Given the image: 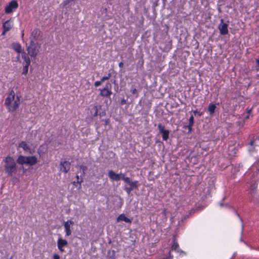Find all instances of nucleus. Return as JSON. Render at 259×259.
<instances>
[{
  "label": "nucleus",
  "instance_id": "f257e3e1",
  "mask_svg": "<svg viewBox=\"0 0 259 259\" xmlns=\"http://www.w3.org/2000/svg\"><path fill=\"white\" fill-rule=\"evenodd\" d=\"M5 104L9 112H14L20 104V97L17 96L15 99V93L12 90L5 99Z\"/></svg>",
  "mask_w": 259,
  "mask_h": 259
},
{
  "label": "nucleus",
  "instance_id": "f03ea898",
  "mask_svg": "<svg viewBox=\"0 0 259 259\" xmlns=\"http://www.w3.org/2000/svg\"><path fill=\"white\" fill-rule=\"evenodd\" d=\"M4 162L6 174L9 176H12L17 169V165L14 159L10 156H7L4 159Z\"/></svg>",
  "mask_w": 259,
  "mask_h": 259
},
{
  "label": "nucleus",
  "instance_id": "7ed1b4c3",
  "mask_svg": "<svg viewBox=\"0 0 259 259\" xmlns=\"http://www.w3.org/2000/svg\"><path fill=\"white\" fill-rule=\"evenodd\" d=\"M40 46L38 44L35 43L33 40H31L29 46L27 49L28 54L31 57H36L39 52Z\"/></svg>",
  "mask_w": 259,
  "mask_h": 259
},
{
  "label": "nucleus",
  "instance_id": "20e7f679",
  "mask_svg": "<svg viewBox=\"0 0 259 259\" xmlns=\"http://www.w3.org/2000/svg\"><path fill=\"white\" fill-rule=\"evenodd\" d=\"M112 88L111 84L108 82L106 83L105 86L102 89H99V91H100V96L103 97H108L110 96L112 92L111 90Z\"/></svg>",
  "mask_w": 259,
  "mask_h": 259
},
{
  "label": "nucleus",
  "instance_id": "39448f33",
  "mask_svg": "<svg viewBox=\"0 0 259 259\" xmlns=\"http://www.w3.org/2000/svg\"><path fill=\"white\" fill-rule=\"evenodd\" d=\"M18 7V4L16 0H13L10 2L8 6L5 8V11L6 14H10Z\"/></svg>",
  "mask_w": 259,
  "mask_h": 259
},
{
  "label": "nucleus",
  "instance_id": "423d86ee",
  "mask_svg": "<svg viewBox=\"0 0 259 259\" xmlns=\"http://www.w3.org/2000/svg\"><path fill=\"white\" fill-rule=\"evenodd\" d=\"M157 127L159 133L162 134V140L166 141L169 138V131L164 129V126L162 123H158Z\"/></svg>",
  "mask_w": 259,
  "mask_h": 259
},
{
  "label": "nucleus",
  "instance_id": "0eeeda50",
  "mask_svg": "<svg viewBox=\"0 0 259 259\" xmlns=\"http://www.w3.org/2000/svg\"><path fill=\"white\" fill-rule=\"evenodd\" d=\"M121 179L126 184L130 185V187L134 189H138L139 186V182L137 181H135L131 182L130 178L129 177H125V175H122V177H121Z\"/></svg>",
  "mask_w": 259,
  "mask_h": 259
},
{
  "label": "nucleus",
  "instance_id": "6e6552de",
  "mask_svg": "<svg viewBox=\"0 0 259 259\" xmlns=\"http://www.w3.org/2000/svg\"><path fill=\"white\" fill-rule=\"evenodd\" d=\"M221 22L218 26L220 33L221 35H226L228 33V25L224 22V19H221Z\"/></svg>",
  "mask_w": 259,
  "mask_h": 259
},
{
  "label": "nucleus",
  "instance_id": "1a4fd4ad",
  "mask_svg": "<svg viewBox=\"0 0 259 259\" xmlns=\"http://www.w3.org/2000/svg\"><path fill=\"white\" fill-rule=\"evenodd\" d=\"M60 170H62L64 173H67L70 169L71 163L67 161H64L61 162L60 163Z\"/></svg>",
  "mask_w": 259,
  "mask_h": 259
},
{
  "label": "nucleus",
  "instance_id": "9d476101",
  "mask_svg": "<svg viewBox=\"0 0 259 259\" xmlns=\"http://www.w3.org/2000/svg\"><path fill=\"white\" fill-rule=\"evenodd\" d=\"M124 175V174H116L113 170H110L108 172V176L110 179L113 181H118L120 179H121V177H122V175Z\"/></svg>",
  "mask_w": 259,
  "mask_h": 259
},
{
  "label": "nucleus",
  "instance_id": "9b49d317",
  "mask_svg": "<svg viewBox=\"0 0 259 259\" xmlns=\"http://www.w3.org/2000/svg\"><path fill=\"white\" fill-rule=\"evenodd\" d=\"M74 222L71 220H68L64 223V228L66 236H70L71 234L72 231L71 230V225H73Z\"/></svg>",
  "mask_w": 259,
  "mask_h": 259
},
{
  "label": "nucleus",
  "instance_id": "f8f14e48",
  "mask_svg": "<svg viewBox=\"0 0 259 259\" xmlns=\"http://www.w3.org/2000/svg\"><path fill=\"white\" fill-rule=\"evenodd\" d=\"M13 27L12 22L11 20L5 21L3 24V31L2 34H5L7 32L10 30Z\"/></svg>",
  "mask_w": 259,
  "mask_h": 259
},
{
  "label": "nucleus",
  "instance_id": "ddd939ff",
  "mask_svg": "<svg viewBox=\"0 0 259 259\" xmlns=\"http://www.w3.org/2000/svg\"><path fill=\"white\" fill-rule=\"evenodd\" d=\"M26 164L32 166L37 162V158L35 156H26Z\"/></svg>",
  "mask_w": 259,
  "mask_h": 259
},
{
  "label": "nucleus",
  "instance_id": "4468645a",
  "mask_svg": "<svg viewBox=\"0 0 259 259\" xmlns=\"http://www.w3.org/2000/svg\"><path fill=\"white\" fill-rule=\"evenodd\" d=\"M68 244V242L66 240L63 239L61 238H59L57 240V246L59 250L63 252L64 250L63 247L66 246Z\"/></svg>",
  "mask_w": 259,
  "mask_h": 259
},
{
  "label": "nucleus",
  "instance_id": "2eb2a0df",
  "mask_svg": "<svg viewBox=\"0 0 259 259\" xmlns=\"http://www.w3.org/2000/svg\"><path fill=\"white\" fill-rule=\"evenodd\" d=\"M40 32L41 31L38 28L34 29L31 33V37L32 38L31 40H33L34 41L37 40L39 38Z\"/></svg>",
  "mask_w": 259,
  "mask_h": 259
},
{
  "label": "nucleus",
  "instance_id": "dca6fc26",
  "mask_svg": "<svg viewBox=\"0 0 259 259\" xmlns=\"http://www.w3.org/2000/svg\"><path fill=\"white\" fill-rule=\"evenodd\" d=\"M257 187V185L255 183H252L250 185L249 194L250 195V197L251 200H252L253 194H255L256 192Z\"/></svg>",
  "mask_w": 259,
  "mask_h": 259
},
{
  "label": "nucleus",
  "instance_id": "f3484780",
  "mask_svg": "<svg viewBox=\"0 0 259 259\" xmlns=\"http://www.w3.org/2000/svg\"><path fill=\"white\" fill-rule=\"evenodd\" d=\"M12 46L13 50H14L18 54L22 53L23 51L22 49V47L19 43L14 42L12 44Z\"/></svg>",
  "mask_w": 259,
  "mask_h": 259
},
{
  "label": "nucleus",
  "instance_id": "a211bd4d",
  "mask_svg": "<svg viewBox=\"0 0 259 259\" xmlns=\"http://www.w3.org/2000/svg\"><path fill=\"white\" fill-rule=\"evenodd\" d=\"M117 222L124 221L127 223H130V224L132 223V220L128 218L127 217H126L125 216V215L123 213L120 214L118 217V218L117 219Z\"/></svg>",
  "mask_w": 259,
  "mask_h": 259
},
{
  "label": "nucleus",
  "instance_id": "6ab92c4d",
  "mask_svg": "<svg viewBox=\"0 0 259 259\" xmlns=\"http://www.w3.org/2000/svg\"><path fill=\"white\" fill-rule=\"evenodd\" d=\"M21 56L22 59L24 60V64H30V59L28 55L25 52H24V51H23V52H22Z\"/></svg>",
  "mask_w": 259,
  "mask_h": 259
},
{
  "label": "nucleus",
  "instance_id": "aec40b11",
  "mask_svg": "<svg viewBox=\"0 0 259 259\" xmlns=\"http://www.w3.org/2000/svg\"><path fill=\"white\" fill-rule=\"evenodd\" d=\"M179 248V245L177 242L176 237L175 236H174V238H173V240H172V244L170 247V250H174L176 251Z\"/></svg>",
  "mask_w": 259,
  "mask_h": 259
},
{
  "label": "nucleus",
  "instance_id": "412c9836",
  "mask_svg": "<svg viewBox=\"0 0 259 259\" xmlns=\"http://www.w3.org/2000/svg\"><path fill=\"white\" fill-rule=\"evenodd\" d=\"M19 147L22 148L25 151L30 150V147L25 141H22L19 144Z\"/></svg>",
  "mask_w": 259,
  "mask_h": 259
},
{
  "label": "nucleus",
  "instance_id": "4be33fe9",
  "mask_svg": "<svg viewBox=\"0 0 259 259\" xmlns=\"http://www.w3.org/2000/svg\"><path fill=\"white\" fill-rule=\"evenodd\" d=\"M144 59L143 58V54L141 55L140 58L139 60L137 63L138 68H139L140 70H142L144 68Z\"/></svg>",
  "mask_w": 259,
  "mask_h": 259
},
{
  "label": "nucleus",
  "instance_id": "5701e85b",
  "mask_svg": "<svg viewBox=\"0 0 259 259\" xmlns=\"http://www.w3.org/2000/svg\"><path fill=\"white\" fill-rule=\"evenodd\" d=\"M26 156L23 155H20L18 156L16 161L17 162L21 165L26 164Z\"/></svg>",
  "mask_w": 259,
  "mask_h": 259
},
{
  "label": "nucleus",
  "instance_id": "b1692460",
  "mask_svg": "<svg viewBox=\"0 0 259 259\" xmlns=\"http://www.w3.org/2000/svg\"><path fill=\"white\" fill-rule=\"evenodd\" d=\"M216 108V105L214 104H210L208 107V111L210 114H213Z\"/></svg>",
  "mask_w": 259,
  "mask_h": 259
},
{
  "label": "nucleus",
  "instance_id": "393cba45",
  "mask_svg": "<svg viewBox=\"0 0 259 259\" xmlns=\"http://www.w3.org/2000/svg\"><path fill=\"white\" fill-rule=\"evenodd\" d=\"M30 64H24L23 67V71L22 74L23 75H26L27 74L28 71V68Z\"/></svg>",
  "mask_w": 259,
  "mask_h": 259
},
{
  "label": "nucleus",
  "instance_id": "a878e982",
  "mask_svg": "<svg viewBox=\"0 0 259 259\" xmlns=\"http://www.w3.org/2000/svg\"><path fill=\"white\" fill-rule=\"evenodd\" d=\"M94 111V113H93V116L94 117H96L98 114V109L97 106H94L92 109Z\"/></svg>",
  "mask_w": 259,
  "mask_h": 259
},
{
  "label": "nucleus",
  "instance_id": "bb28decb",
  "mask_svg": "<svg viewBox=\"0 0 259 259\" xmlns=\"http://www.w3.org/2000/svg\"><path fill=\"white\" fill-rule=\"evenodd\" d=\"M193 126V125H192V124L189 123L188 125H184V128H188V130H189L188 133H190L192 132V129Z\"/></svg>",
  "mask_w": 259,
  "mask_h": 259
},
{
  "label": "nucleus",
  "instance_id": "cd10ccee",
  "mask_svg": "<svg viewBox=\"0 0 259 259\" xmlns=\"http://www.w3.org/2000/svg\"><path fill=\"white\" fill-rule=\"evenodd\" d=\"M76 178L77 179L76 183L79 184L78 189H80L81 188V184L83 181L82 179L79 181V177L78 175L76 176Z\"/></svg>",
  "mask_w": 259,
  "mask_h": 259
},
{
  "label": "nucleus",
  "instance_id": "c85d7f7f",
  "mask_svg": "<svg viewBox=\"0 0 259 259\" xmlns=\"http://www.w3.org/2000/svg\"><path fill=\"white\" fill-rule=\"evenodd\" d=\"M124 190L126 191V192L127 193V194H130L131 193L132 191L133 190V189L131 187H126L124 188Z\"/></svg>",
  "mask_w": 259,
  "mask_h": 259
},
{
  "label": "nucleus",
  "instance_id": "c756f323",
  "mask_svg": "<svg viewBox=\"0 0 259 259\" xmlns=\"http://www.w3.org/2000/svg\"><path fill=\"white\" fill-rule=\"evenodd\" d=\"M166 214H167V210L166 209L164 208L162 210V211L161 212V214H162V217H164L165 220L167 219Z\"/></svg>",
  "mask_w": 259,
  "mask_h": 259
},
{
  "label": "nucleus",
  "instance_id": "7c9ffc66",
  "mask_svg": "<svg viewBox=\"0 0 259 259\" xmlns=\"http://www.w3.org/2000/svg\"><path fill=\"white\" fill-rule=\"evenodd\" d=\"M194 117L192 115L190 118H189V124H191L192 125H193L194 124Z\"/></svg>",
  "mask_w": 259,
  "mask_h": 259
},
{
  "label": "nucleus",
  "instance_id": "2f4dec72",
  "mask_svg": "<svg viewBox=\"0 0 259 259\" xmlns=\"http://www.w3.org/2000/svg\"><path fill=\"white\" fill-rule=\"evenodd\" d=\"M177 252L179 253L180 255L184 254L185 255L186 253L185 251H183L179 248L176 251Z\"/></svg>",
  "mask_w": 259,
  "mask_h": 259
},
{
  "label": "nucleus",
  "instance_id": "473e14b6",
  "mask_svg": "<svg viewBox=\"0 0 259 259\" xmlns=\"http://www.w3.org/2000/svg\"><path fill=\"white\" fill-rule=\"evenodd\" d=\"M177 252L179 253L180 255L184 254L185 255L186 253L185 251H183L179 248L176 251Z\"/></svg>",
  "mask_w": 259,
  "mask_h": 259
},
{
  "label": "nucleus",
  "instance_id": "72a5a7b5",
  "mask_svg": "<svg viewBox=\"0 0 259 259\" xmlns=\"http://www.w3.org/2000/svg\"><path fill=\"white\" fill-rule=\"evenodd\" d=\"M80 168L82 169L83 171V173L84 174V171H86L88 169V167L87 166L81 165L80 166Z\"/></svg>",
  "mask_w": 259,
  "mask_h": 259
},
{
  "label": "nucleus",
  "instance_id": "f704fd0d",
  "mask_svg": "<svg viewBox=\"0 0 259 259\" xmlns=\"http://www.w3.org/2000/svg\"><path fill=\"white\" fill-rule=\"evenodd\" d=\"M102 84V83L100 80L95 81L94 85L96 87H98Z\"/></svg>",
  "mask_w": 259,
  "mask_h": 259
},
{
  "label": "nucleus",
  "instance_id": "c9c22d12",
  "mask_svg": "<svg viewBox=\"0 0 259 259\" xmlns=\"http://www.w3.org/2000/svg\"><path fill=\"white\" fill-rule=\"evenodd\" d=\"M127 100L124 98L122 99L120 101V105H123L126 103Z\"/></svg>",
  "mask_w": 259,
  "mask_h": 259
},
{
  "label": "nucleus",
  "instance_id": "e433bc0d",
  "mask_svg": "<svg viewBox=\"0 0 259 259\" xmlns=\"http://www.w3.org/2000/svg\"><path fill=\"white\" fill-rule=\"evenodd\" d=\"M111 76V73H109L108 74L107 76H105L103 77H104V79H105L106 80L109 79L110 78Z\"/></svg>",
  "mask_w": 259,
  "mask_h": 259
},
{
  "label": "nucleus",
  "instance_id": "4c0bfd02",
  "mask_svg": "<svg viewBox=\"0 0 259 259\" xmlns=\"http://www.w3.org/2000/svg\"><path fill=\"white\" fill-rule=\"evenodd\" d=\"M194 114L195 115L196 114H198L199 116H201L202 115V112H198L197 110H194L193 111Z\"/></svg>",
  "mask_w": 259,
  "mask_h": 259
},
{
  "label": "nucleus",
  "instance_id": "58836bf2",
  "mask_svg": "<svg viewBox=\"0 0 259 259\" xmlns=\"http://www.w3.org/2000/svg\"><path fill=\"white\" fill-rule=\"evenodd\" d=\"M53 258V259H60V256L57 254H54Z\"/></svg>",
  "mask_w": 259,
  "mask_h": 259
},
{
  "label": "nucleus",
  "instance_id": "ea45409f",
  "mask_svg": "<svg viewBox=\"0 0 259 259\" xmlns=\"http://www.w3.org/2000/svg\"><path fill=\"white\" fill-rule=\"evenodd\" d=\"M106 115V112L105 111H102L99 113V115L100 117L104 116Z\"/></svg>",
  "mask_w": 259,
  "mask_h": 259
},
{
  "label": "nucleus",
  "instance_id": "a19ab883",
  "mask_svg": "<svg viewBox=\"0 0 259 259\" xmlns=\"http://www.w3.org/2000/svg\"><path fill=\"white\" fill-rule=\"evenodd\" d=\"M173 256L171 254L170 250L168 252V256H167L166 258L168 259H172Z\"/></svg>",
  "mask_w": 259,
  "mask_h": 259
},
{
  "label": "nucleus",
  "instance_id": "79ce46f5",
  "mask_svg": "<svg viewBox=\"0 0 259 259\" xmlns=\"http://www.w3.org/2000/svg\"><path fill=\"white\" fill-rule=\"evenodd\" d=\"M131 92L133 94H135L137 92V90L136 88H135L134 89H132L131 90Z\"/></svg>",
  "mask_w": 259,
  "mask_h": 259
},
{
  "label": "nucleus",
  "instance_id": "37998d69",
  "mask_svg": "<svg viewBox=\"0 0 259 259\" xmlns=\"http://www.w3.org/2000/svg\"><path fill=\"white\" fill-rule=\"evenodd\" d=\"M118 66H119L120 68H122L123 67V62H120L119 63Z\"/></svg>",
  "mask_w": 259,
  "mask_h": 259
},
{
  "label": "nucleus",
  "instance_id": "c03bdc74",
  "mask_svg": "<svg viewBox=\"0 0 259 259\" xmlns=\"http://www.w3.org/2000/svg\"><path fill=\"white\" fill-rule=\"evenodd\" d=\"M109 123V119H106L105 120V124L108 125Z\"/></svg>",
  "mask_w": 259,
  "mask_h": 259
},
{
  "label": "nucleus",
  "instance_id": "a18cd8bd",
  "mask_svg": "<svg viewBox=\"0 0 259 259\" xmlns=\"http://www.w3.org/2000/svg\"><path fill=\"white\" fill-rule=\"evenodd\" d=\"M253 144H254V140H251L250 143H249V145H251V146H253Z\"/></svg>",
  "mask_w": 259,
  "mask_h": 259
},
{
  "label": "nucleus",
  "instance_id": "49530a36",
  "mask_svg": "<svg viewBox=\"0 0 259 259\" xmlns=\"http://www.w3.org/2000/svg\"><path fill=\"white\" fill-rule=\"evenodd\" d=\"M105 80V79H104V77H103L101 80H100L101 81V82L102 83Z\"/></svg>",
  "mask_w": 259,
  "mask_h": 259
},
{
  "label": "nucleus",
  "instance_id": "de8ad7c7",
  "mask_svg": "<svg viewBox=\"0 0 259 259\" xmlns=\"http://www.w3.org/2000/svg\"><path fill=\"white\" fill-rule=\"evenodd\" d=\"M256 64L259 66V59L256 60Z\"/></svg>",
  "mask_w": 259,
  "mask_h": 259
},
{
  "label": "nucleus",
  "instance_id": "09e8293b",
  "mask_svg": "<svg viewBox=\"0 0 259 259\" xmlns=\"http://www.w3.org/2000/svg\"><path fill=\"white\" fill-rule=\"evenodd\" d=\"M235 257V253H234L233 255L232 256L231 258L230 259H233Z\"/></svg>",
  "mask_w": 259,
  "mask_h": 259
},
{
  "label": "nucleus",
  "instance_id": "8fccbe9b",
  "mask_svg": "<svg viewBox=\"0 0 259 259\" xmlns=\"http://www.w3.org/2000/svg\"><path fill=\"white\" fill-rule=\"evenodd\" d=\"M17 60H19L20 59V54H18L17 57Z\"/></svg>",
  "mask_w": 259,
  "mask_h": 259
},
{
  "label": "nucleus",
  "instance_id": "3c124183",
  "mask_svg": "<svg viewBox=\"0 0 259 259\" xmlns=\"http://www.w3.org/2000/svg\"><path fill=\"white\" fill-rule=\"evenodd\" d=\"M72 184H73V185H76V184H77V183H76V182H75V181H74V182H72Z\"/></svg>",
  "mask_w": 259,
  "mask_h": 259
},
{
  "label": "nucleus",
  "instance_id": "603ef678",
  "mask_svg": "<svg viewBox=\"0 0 259 259\" xmlns=\"http://www.w3.org/2000/svg\"><path fill=\"white\" fill-rule=\"evenodd\" d=\"M251 111V109H250L248 110V113H249Z\"/></svg>",
  "mask_w": 259,
  "mask_h": 259
},
{
  "label": "nucleus",
  "instance_id": "864d4df0",
  "mask_svg": "<svg viewBox=\"0 0 259 259\" xmlns=\"http://www.w3.org/2000/svg\"><path fill=\"white\" fill-rule=\"evenodd\" d=\"M220 205H221V206H223V203H220Z\"/></svg>",
  "mask_w": 259,
  "mask_h": 259
},
{
  "label": "nucleus",
  "instance_id": "5fc2aeb1",
  "mask_svg": "<svg viewBox=\"0 0 259 259\" xmlns=\"http://www.w3.org/2000/svg\"><path fill=\"white\" fill-rule=\"evenodd\" d=\"M258 140H259V137H258Z\"/></svg>",
  "mask_w": 259,
  "mask_h": 259
},
{
  "label": "nucleus",
  "instance_id": "6e6d98bb",
  "mask_svg": "<svg viewBox=\"0 0 259 259\" xmlns=\"http://www.w3.org/2000/svg\"><path fill=\"white\" fill-rule=\"evenodd\" d=\"M164 259H168V258H164Z\"/></svg>",
  "mask_w": 259,
  "mask_h": 259
}]
</instances>
